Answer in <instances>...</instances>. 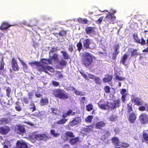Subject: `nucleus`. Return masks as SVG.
I'll return each mask as SVG.
<instances>
[{
    "mask_svg": "<svg viewBox=\"0 0 148 148\" xmlns=\"http://www.w3.org/2000/svg\"><path fill=\"white\" fill-rule=\"evenodd\" d=\"M98 107L101 109L104 110L113 109L116 107L119 108L121 105L119 99H115L113 102L107 101L106 103L104 100L101 99L97 103Z\"/></svg>",
    "mask_w": 148,
    "mask_h": 148,
    "instance_id": "obj_1",
    "label": "nucleus"
},
{
    "mask_svg": "<svg viewBox=\"0 0 148 148\" xmlns=\"http://www.w3.org/2000/svg\"><path fill=\"white\" fill-rule=\"evenodd\" d=\"M92 55L88 52L84 53L82 59L81 63L86 67L90 66L93 62Z\"/></svg>",
    "mask_w": 148,
    "mask_h": 148,
    "instance_id": "obj_2",
    "label": "nucleus"
},
{
    "mask_svg": "<svg viewBox=\"0 0 148 148\" xmlns=\"http://www.w3.org/2000/svg\"><path fill=\"white\" fill-rule=\"evenodd\" d=\"M53 95L56 97L61 99L64 100L69 98L68 94L64 90L61 89H56L54 90Z\"/></svg>",
    "mask_w": 148,
    "mask_h": 148,
    "instance_id": "obj_3",
    "label": "nucleus"
},
{
    "mask_svg": "<svg viewBox=\"0 0 148 148\" xmlns=\"http://www.w3.org/2000/svg\"><path fill=\"white\" fill-rule=\"evenodd\" d=\"M40 62L42 66L41 70L42 71L47 73L48 72L46 71V69L50 71L53 69L52 67L50 66L46 65L43 66L45 64L48 65L52 64V62L51 59L43 58L41 59Z\"/></svg>",
    "mask_w": 148,
    "mask_h": 148,
    "instance_id": "obj_4",
    "label": "nucleus"
},
{
    "mask_svg": "<svg viewBox=\"0 0 148 148\" xmlns=\"http://www.w3.org/2000/svg\"><path fill=\"white\" fill-rule=\"evenodd\" d=\"M10 64L12 69L14 71H18L20 69V67L16 59L12 58L11 60Z\"/></svg>",
    "mask_w": 148,
    "mask_h": 148,
    "instance_id": "obj_5",
    "label": "nucleus"
},
{
    "mask_svg": "<svg viewBox=\"0 0 148 148\" xmlns=\"http://www.w3.org/2000/svg\"><path fill=\"white\" fill-rule=\"evenodd\" d=\"M139 120L142 124H145L148 123V115L145 113L141 114L139 117Z\"/></svg>",
    "mask_w": 148,
    "mask_h": 148,
    "instance_id": "obj_6",
    "label": "nucleus"
},
{
    "mask_svg": "<svg viewBox=\"0 0 148 148\" xmlns=\"http://www.w3.org/2000/svg\"><path fill=\"white\" fill-rule=\"evenodd\" d=\"M131 101L132 103H134L135 105L140 106L142 105L143 101L141 98L136 97L134 95H132L131 96Z\"/></svg>",
    "mask_w": 148,
    "mask_h": 148,
    "instance_id": "obj_7",
    "label": "nucleus"
},
{
    "mask_svg": "<svg viewBox=\"0 0 148 148\" xmlns=\"http://www.w3.org/2000/svg\"><path fill=\"white\" fill-rule=\"evenodd\" d=\"M133 38L135 42L140 44L141 45H146L145 40L144 38L142 37L140 40L139 38L138 34H137L134 33L133 35Z\"/></svg>",
    "mask_w": 148,
    "mask_h": 148,
    "instance_id": "obj_8",
    "label": "nucleus"
},
{
    "mask_svg": "<svg viewBox=\"0 0 148 148\" xmlns=\"http://www.w3.org/2000/svg\"><path fill=\"white\" fill-rule=\"evenodd\" d=\"M17 148H28L27 144L23 140H18L16 142Z\"/></svg>",
    "mask_w": 148,
    "mask_h": 148,
    "instance_id": "obj_9",
    "label": "nucleus"
},
{
    "mask_svg": "<svg viewBox=\"0 0 148 148\" xmlns=\"http://www.w3.org/2000/svg\"><path fill=\"white\" fill-rule=\"evenodd\" d=\"M81 119L80 117H76L69 123L70 125L71 126H74L78 124L81 121Z\"/></svg>",
    "mask_w": 148,
    "mask_h": 148,
    "instance_id": "obj_10",
    "label": "nucleus"
},
{
    "mask_svg": "<svg viewBox=\"0 0 148 148\" xmlns=\"http://www.w3.org/2000/svg\"><path fill=\"white\" fill-rule=\"evenodd\" d=\"M10 129V128L6 125L0 127V134L5 135L8 132Z\"/></svg>",
    "mask_w": 148,
    "mask_h": 148,
    "instance_id": "obj_11",
    "label": "nucleus"
},
{
    "mask_svg": "<svg viewBox=\"0 0 148 148\" xmlns=\"http://www.w3.org/2000/svg\"><path fill=\"white\" fill-rule=\"evenodd\" d=\"M91 40L88 38L84 39L83 40V43L84 48L86 49H90V45L91 44Z\"/></svg>",
    "mask_w": 148,
    "mask_h": 148,
    "instance_id": "obj_12",
    "label": "nucleus"
},
{
    "mask_svg": "<svg viewBox=\"0 0 148 148\" xmlns=\"http://www.w3.org/2000/svg\"><path fill=\"white\" fill-rule=\"evenodd\" d=\"M137 115L134 112L130 114L128 117L129 121L131 123H134L136 119Z\"/></svg>",
    "mask_w": 148,
    "mask_h": 148,
    "instance_id": "obj_13",
    "label": "nucleus"
},
{
    "mask_svg": "<svg viewBox=\"0 0 148 148\" xmlns=\"http://www.w3.org/2000/svg\"><path fill=\"white\" fill-rule=\"evenodd\" d=\"M95 28L91 27H87L85 29V31L86 34L90 36L91 35L94 34L95 32L94 30Z\"/></svg>",
    "mask_w": 148,
    "mask_h": 148,
    "instance_id": "obj_14",
    "label": "nucleus"
},
{
    "mask_svg": "<svg viewBox=\"0 0 148 148\" xmlns=\"http://www.w3.org/2000/svg\"><path fill=\"white\" fill-rule=\"evenodd\" d=\"M106 123L103 121H100L95 124V128L97 129L102 130L106 126Z\"/></svg>",
    "mask_w": 148,
    "mask_h": 148,
    "instance_id": "obj_15",
    "label": "nucleus"
},
{
    "mask_svg": "<svg viewBox=\"0 0 148 148\" xmlns=\"http://www.w3.org/2000/svg\"><path fill=\"white\" fill-rule=\"evenodd\" d=\"M12 25L8 24L7 22H3L1 24L0 26V29L1 30H6L8 27L11 26Z\"/></svg>",
    "mask_w": 148,
    "mask_h": 148,
    "instance_id": "obj_16",
    "label": "nucleus"
},
{
    "mask_svg": "<svg viewBox=\"0 0 148 148\" xmlns=\"http://www.w3.org/2000/svg\"><path fill=\"white\" fill-rule=\"evenodd\" d=\"M105 76L106 77L103 79V81L104 83L110 82L112 80L113 77L112 75L109 74H106Z\"/></svg>",
    "mask_w": 148,
    "mask_h": 148,
    "instance_id": "obj_17",
    "label": "nucleus"
},
{
    "mask_svg": "<svg viewBox=\"0 0 148 148\" xmlns=\"http://www.w3.org/2000/svg\"><path fill=\"white\" fill-rule=\"evenodd\" d=\"M17 130L19 132L18 134H22L26 132V130L24 126L19 125L17 126Z\"/></svg>",
    "mask_w": 148,
    "mask_h": 148,
    "instance_id": "obj_18",
    "label": "nucleus"
},
{
    "mask_svg": "<svg viewBox=\"0 0 148 148\" xmlns=\"http://www.w3.org/2000/svg\"><path fill=\"white\" fill-rule=\"evenodd\" d=\"M92 128L89 127L88 126H87L86 127H84L82 128V134L87 135L88 133L92 132Z\"/></svg>",
    "mask_w": 148,
    "mask_h": 148,
    "instance_id": "obj_19",
    "label": "nucleus"
},
{
    "mask_svg": "<svg viewBox=\"0 0 148 148\" xmlns=\"http://www.w3.org/2000/svg\"><path fill=\"white\" fill-rule=\"evenodd\" d=\"M126 110L128 114H130L133 111L132 104L131 103L129 102L127 104Z\"/></svg>",
    "mask_w": 148,
    "mask_h": 148,
    "instance_id": "obj_20",
    "label": "nucleus"
},
{
    "mask_svg": "<svg viewBox=\"0 0 148 148\" xmlns=\"http://www.w3.org/2000/svg\"><path fill=\"white\" fill-rule=\"evenodd\" d=\"M111 140L112 143L115 147L119 146H120V145H119V141L118 138L113 137L112 138Z\"/></svg>",
    "mask_w": 148,
    "mask_h": 148,
    "instance_id": "obj_21",
    "label": "nucleus"
},
{
    "mask_svg": "<svg viewBox=\"0 0 148 148\" xmlns=\"http://www.w3.org/2000/svg\"><path fill=\"white\" fill-rule=\"evenodd\" d=\"M38 138H39L40 140L45 141L49 138L46 134H38Z\"/></svg>",
    "mask_w": 148,
    "mask_h": 148,
    "instance_id": "obj_22",
    "label": "nucleus"
},
{
    "mask_svg": "<svg viewBox=\"0 0 148 148\" xmlns=\"http://www.w3.org/2000/svg\"><path fill=\"white\" fill-rule=\"evenodd\" d=\"M128 55L127 53H125L121 58L120 61L121 63L125 65H126L125 63L128 58Z\"/></svg>",
    "mask_w": 148,
    "mask_h": 148,
    "instance_id": "obj_23",
    "label": "nucleus"
},
{
    "mask_svg": "<svg viewBox=\"0 0 148 148\" xmlns=\"http://www.w3.org/2000/svg\"><path fill=\"white\" fill-rule=\"evenodd\" d=\"M79 140L78 137L71 138L69 141V143L71 145H74L76 144Z\"/></svg>",
    "mask_w": 148,
    "mask_h": 148,
    "instance_id": "obj_24",
    "label": "nucleus"
},
{
    "mask_svg": "<svg viewBox=\"0 0 148 148\" xmlns=\"http://www.w3.org/2000/svg\"><path fill=\"white\" fill-rule=\"evenodd\" d=\"M67 119L62 118L54 123L58 125L63 124L66 123V122L67 121Z\"/></svg>",
    "mask_w": 148,
    "mask_h": 148,
    "instance_id": "obj_25",
    "label": "nucleus"
},
{
    "mask_svg": "<svg viewBox=\"0 0 148 148\" xmlns=\"http://www.w3.org/2000/svg\"><path fill=\"white\" fill-rule=\"evenodd\" d=\"M48 103V100L45 98L41 99L40 101V104L42 106L46 105Z\"/></svg>",
    "mask_w": 148,
    "mask_h": 148,
    "instance_id": "obj_26",
    "label": "nucleus"
},
{
    "mask_svg": "<svg viewBox=\"0 0 148 148\" xmlns=\"http://www.w3.org/2000/svg\"><path fill=\"white\" fill-rule=\"evenodd\" d=\"M65 134L66 136L67 137L70 138H73L75 137V136L74 134L71 131H67L65 132Z\"/></svg>",
    "mask_w": 148,
    "mask_h": 148,
    "instance_id": "obj_27",
    "label": "nucleus"
},
{
    "mask_svg": "<svg viewBox=\"0 0 148 148\" xmlns=\"http://www.w3.org/2000/svg\"><path fill=\"white\" fill-rule=\"evenodd\" d=\"M71 88L72 90H74V92L76 95L80 96H83L84 95V94L82 92L77 91V90L75 89L74 87H71Z\"/></svg>",
    "mask_w": 148,
    "mask_h": 148,
    "instance_id": "obj_28",
    "label": "nucleus"
},
{
    "mask_svg": "<svg viewBox=\"0 0 148 148\" xmlns=\"http://www.w3.org/2000/svg\"><path fill=\"white\" fill-rule=\"evenodd\" d=\"M18 59H19L20 63L23 66V68L24 71L25 72V71H27L28 69V66H27V64L19 58H18Z\"/></svg>",
    "mask_w": 148,
    "mask_h": 148,
    "instance_id": "obj_29",
    "label": "nucleus"
},
{
    "mask_svg": "<svg viewBox=\"0 0 148 148\" xmlns=\"http://www.w3.org/2000/svg\"><path fill=\"white\" fill-rule=\"evenodd\" d=\"M60 53L62 54V56L64 59L68 60L70 58V56L66 51H61Z\"/></svg>",
    "mask_w": 148,
    "mask_h": 148,
    "instance_id": "obj_30",
    "label": "nucleus"
},
{
    "mask_svg": "<svg viewBox=\"0 0 148 148\" xmlns=\"http://www.w3.org/2000/svg\"><path fill=\"white\" fill-rule=\"evenodd\" d=\"M93 116L92 115H89L85 119V121L86 123H90L93 119Z\"/></svg>",
    "mask_w": 148,
    "mask_h": 148,
    "instance_id": "obj_31",
    "label": "nucleus"
},
{
    "mask_svg": "<svg viewBox=\"0 0 148 148\" xmlns=\"http://www.w3.org/2000/svg\"><path fill=\"white\" fill-rule=\"evenodd\" d=\"M78 21L79 23L82 24H88V21L86 18L82 19L81 18H79Z\"/></svg>",
    "mask_w": 148,
    "mask_h": 148,
    "instance_id": "obj_32",
    "label": "nucleus"
},
{
    "mask_svg": "<svg viewBox=\"0 0 148 148\" xmlns=\"http://www.w3.org/2000/svg\"><path fill=\"white\" fill-rule=\"evenodd\" d=\"M131 56L136 57L139 54L137 51V49H135L131 51Z\"/></svg>",
    "mask_w": 148,
    "mask_h": 148,
    "instance_id": "obj_33",
    "label": "nucleus"
},
{
    "mask_svg": "<svg viewBox=\"0 0 148 148\" xmlns=\"http://www.w3.org/2000/svg\"><path fill=\"white\" fill-rule=\"evenodd\" d=\"M51 110L53 115L56 116L59 115V114L58 113V110L57 108H51Z\"/></svg>",
    "mask_w": 148,
    "mask_h": 148,
    "instance_id": "obj_34",
    "label": "nucleus"
},
{
    "mask_svg": "<svg viewBox=\"0 0 148 148\" xmlns=\"http://www.w3.org/2000/svg\"><path fill=\"white\" fill-rule=\"evenodd\" d=\"M6 89H5L6 92V95L8 98H10V95L11 91V89L9 87H5Z\"/></svg>",
    "mask_w": 148,
    "mask_h": 148,
    "instance_id": "obj_35",
    "label": "nucleus"
},
{
    "mask_svg": "<svg viewBox=\"0 0 148 148\" xmlns=\"http://www.w3.org/2000/svg\"><path fill=\"white\" fill-rule=\"evenodd\" d=\"M142 137L144 140L145 141H148V134L147 133L145 132L144 131H143Z\"/></svg>",
    "mask_w": 148,
    "mask_h": 148,
    "instance_id": "obj_36",
    "label": "nucleus"
},
{
    "mask_svg": "<svg viewBox=\"0 0 148 148\" xmlns=\"http://www.w3.org/2000/svg\"><path fill=\"white\" fill-rule=\"evenodd\" d=\"M59 65L62 66H65L67 64V62L63 59H61L58 62Z\"/></svg>",
    "mask_w": 148,
    "mask_h": 148,
    "instance_id": "obj_37",
    "label": "nucleus"
},
{
    "mask_svg": "<svg viewBox=\"0 0 148 148\" xmlns=\"http://www.w3.org/2000/svg\"><path fill=\"white\" fill-rule=\"evenodd\" d=\"M76 46L77 48V50L79 52H80L82 49V42L80 41L77 42V44Z\"/></svg>",
    "mask_w": 148,
    "mask_h": 148,
    "instance_id": "obj_38",
    "label": "nucleus"
},
{
    "mask_svg": "<svg viewBox=\"0 0 148 148\" xmlns=\"http://www.w3.org/2000/svg\"><path fill=\"white\" fill-rule=\"evenodd\" d=\"M129 146V144L128 143L123 142L122 143V145H120L119 147H115L114 148H119L121 147H127Z\"/></svg>",
    "mask_w": 148,
    "mask_h": 148,
    "instance_id": "obj_39",
    "label": "nucleus"
},
{
    "mask_svg": "<svg viewBox=\"0 0 148 148\" xmlns=\"http://www.w3.org/2000/svg\"><path fill=\"white\" fill-rule=\"evenodd\" d=\"M93 106L92 105L91 103L88 104L86 106V109L88 111L90 112L92 110Z\"/></svg>",
    "mask_w": 148,
    "mask_h": 148,
    "instance_id": "obj_40",
    "label": "nucleus"
},
{
    "mask_svg": "<svg viewBox=\"0 0 148 148\" xmlns=\"http://www.w3.org/2000/svg\"><path fill=\"white\" fill-rule=\"evenodd\" d=\"M94 80L97 84H101V82L99 77L96 76Z\"/></svg>",
    "mask_w": 148,
    "mask_h": 148,
    "instance_id": "obj_41",
    "label": "nucleus"
},
{
    "mask_svg": "<svg viewBox=\"0 0 148 148\" xmlns=\"http://www.w3.org/2000/svg\"><path fill=\"white\" fill-rule=\"evenodd\" d=\"M115 79L119 80V81H122L125 79V77H122L120 76L118 74H116L114 77Z\"/></svg>",
    "mask_w": 148,
    "mask_h": 148,
    "instance_id": "obj_42",
    "label": "nucleus"
},
{
    "mask_svg": "<svg viewBox=\"0 0 148 148\" xmlns=\"http://www.w3.org/2000/svg\"><path fill=\"white\" fill-rule=\"evenodd\" d=\"M55 130H50V133L54 137H56L59 136L60 135V134L59 133H55Z\"/></svg>",
    "mask_w": 148,
    "mask_h": 148,
    "instance_id": "obj_43",
    "label": "nucleus"
},
{
    "mask_svg": "<svg viewBox=\"0 0 148 148\" xmlns=\"http://www.w3.org/2000/svg\"><path fill=\"white\" fill-rule=\"evenodd\" d=\"M110 87L108 86H105L104 87V90L106 93H109L110 92Z\"/></svg>",
    "mask_w": 148,
    "mask_h": 148,
    "instance_id": "obj_44",
    "label": "nucleus"
},
{
    "mask_svg": "<svg viewBox=\"0 0 148 148\" xmlns=\"http://www.w3.org/2000/svg\"><path fill=\"white\" fill-rule=\"evenodd\" d=\"M5 65L4 62L3 60L1 61L0 64V71H3L4 69V65Z\"/></svg>",
    "mask_w": 148,
    "mask_h": 148,
    "instance_id": "obj_45",
    "label": "nucleus"
},
{
    "mask_svg": "<svg viewBox=\"0 0 148 148\" xmlns=\"http://www.w3.org/2000/svg\"><path fill=\"white\" fill-rule=\"evenodd\" d=\"M66 113L69 116L70 115H74L75 114V112H73V110L70 109L67 111Z\"/></svg>",
    "mask_w": 148,
    "mask_h": 148,
    "instance_id": "obj_46",
    "label": "nucleus"
},
{
    "mask_svg": "<svg viewBox=\"0 0 148 148\" xmlns=\"http://www.w3.org/2000/svg\"><path fill=\"white\" fill-rule=\"evenodd\" d=\"M104 136H108L110 135V132L108 130H104Z\"/></svg>",
    "mask_w": 148,
    "mask_h": 148,
    "instance_id": "obj_47",
    "label": "nucleus"
},
{
    "mask_svg": "<svg viewBox=\"0 0 148 148\" xmlns=\"http://www.w3.org/2000/svg\"><path fill=\"white\" fill-rule=\"evenodd\" d=\"M66 34V32L64 30H62L58 33V35L60 36H63Z\"/></svg>",
    "mask_w": 148,
    "mask_h": 148,
    "instance_id": "obj_48",
    "label": "nucleus"
},
{
    "mask_svg": "<svg viewBox=\"0 0 148 148\" xmlns=\"http://www.w3.org/2000/svg\"><path fill=\"white\" fill-rule=\"evenodd\" d=\"M119 53V52H114V53H113L112 59L113 60H115L117 57V56Z\"/></svg>",
    "mask_w": 148,
    "mask_h": 148,
    "instance_id": "obj_49",
    "label": "nucleus"
},
{
    "mask_svg": "<svg viewBox=\"0 0 148 148\" xmlns=\"http://www.w3.org/2000/svg\"><path fill=\"white\" fill-rule=\"evenodd\" d=\"M8 121L7 119L5 118L2 119L1 120H0V124H4L7 123Z\"/></svg>",
    "mask_w": 148,
    "mask_h": 148,
    "instance_id": "obj_50",
    "label": "nucleus"
},
{
    "mask_svg": "<svg viewBox=\"0 0 148 148\" xmlns=\"http://www.w3.org/2000/svg\"><path fill=\"white\" fill-rule=\"evenodd\" d=\"M51 60L52 59H53L55 60H57L58 59V56L57 54H54L53 56H51L50 58Z\"/></svg>",
    "mask_w": 148,
    "mask_h": 148,
    "instance_id": "obj_51",
    "label": "nucleus"
},
{
    "mask_svg": "<svg viewBox=\"0 0 148 148\" xmlns=\"http://www.w3.org/2000/svg\"><path fill=\"white\" fill-rule=\"evenodd\" d=\"M104 17L102 16L100 17L97 20H96V22L98 24H100L103 19Z\"/></svg>",
    "mask_w": 148,
    "mask_h": 148,
    "instance_id": "obj_52",
    "label": "nucleus"
},
{
    "mask_svg": "<svg viewBox=\"0 0 148 148\" xmlns=\"http://www.w3.org/2000/svg\"><path fill=\"white\" fill-rule=\"evenodd\" d=\"M119 44H118L116 45H115L114 47V52H119V51H118L119 49Z\"/></svg>",
    "mask_w": 148,
    "mask_h": 148,
    "instance_id": "obj_53",
    "label": "nucleus"
},
{
    "mask_svg": "<svg viewBox=\"0 0 148 148\" xmlns=\"http://www.w3.org/2000/svg\"><path fill=\"white\" fill-rule=\"evenodd\" d=\"M106 18L107 19V21H110L111 20V13L110 12L109 13V14L107 15L106 17Z\"/></svg>",
    "mask_w": 148,
    "mask_h": 148,
    "instance_id": "obj_54",
    "label": "nucleus"
},
{
    "mask_svg": "<svg viewBox=\"0 0 148 148\" xmlns=\"http://www.w3.org/2000/svg\"><path fill=\"white\" fill-rule=\"evenodd\" d=\"M52 84L55 87H57L59 85V83L53 80L51 82Z\"/></svg>",
    "mask_w": 148,
    "mask_h": 148,
    "instance_id": "obj_55",
    "label": "nucleus"
},
{
    "mask_svg": "<svg viewBox=\"0 0 148 148\" xmlns=\"http://www.w3.org/2000/svg\"><path fill=\"white\" fill-rule=\"evenodd\" d=\"M122 95L121 99L123 102H124L126 100V98L127 96V94H124Z\"/></svg>",
    "mask_w": 148,
    "mask_h": 148,
    "instance_id": "obj_56",
    "label": "nucleus"
},
{
    "mask_svg": "<svg viewBox=\"0 0 148 148\" xmlns=\"http://www.w3.org/2000/svg\"><path fill=\"white\" fill-rule=\"evenodd\" d=\"M117 117H115L113 115H111L109 117V120L111 121H115Z\"/></svg>",
    "mask_w": 148,
    "mask_h": 148,
    "instance_id": "obj_57",
    "label": "nucleus"
},
{
    "mask_svg": "<svg viewBox=\"0 0 148 148\" xmlns=\"http://www.w3.org/2000/svg\"><path fill=\"white\" fill-rule=\"evenodd\" d=\"M68 50L71 52H72L73 51V45L72 44H69Z\"/></svg>",
    "mask_w": 148,
    "mask_h": 148,
    "instance_id": "obj_58",
    "label": "nucleus"
},
{
    "mask_svg": "<svg viewBox=\"0 0 148 148\" xmlns=\"http://www.w3.org/2000/svg\"><path fill=\"white\" fill-rule=\"evenodd\" d=\"M16 104L18 105L17 106H16L15 107V108L16 110L18 111H20L21 110V106H20L18 104L17 102L16 103Z\"/></svg>",
    "mask_w": 148,
    "mask_h": 148,
    "instance_id": "obj_59",
    "label": "nucleus"
},
{
    "mask_svg": "<svg viewBox=\"0 0 148 148\" xmlns=\"http://www.w3.org/2000/svg\"><path fill=\"white\" fill-rule=\"evenodd\" d=\"M57 74L58 75V79L63 78V75L60 72L58 71L57 73Z\"/></svg>",
    "mask_w": 148,
    "mask_h": 148,
    "instance_id": "obj_60",
    "label": "nucleus"
},
{
    "mask_svg": "<svg viewBox=\"0 0 148 148\" xmlns=\"http://www.w3.org/2000/svg\"><path fill=\"white\" fill-rule=\"evenodd\" d=\"M31 138L33 139H37L36 138H37V134H36V133H33L31 135Z\"/></svg>",
    "mask_w": 148,
    "mask_h": 148,
    "instance_id": "obj_61",
    "label": "nucleus"
},
{
    "mask_svg": "<svg viewBox=\"0 0 148 148\" xmlns=\"http://www.w3.org/2000/svg\"><path fill=\"white\" fill-rule=\"evenodd\" d=\"M80 73L86 79H88L87 76L82 71H80Z\"/></svg>",
    "mask_w": 148,
    "mask_h": 148,
    "instance_id": "obj_62",
    "label": "nucleus"
},
{
    "mask_svg": "<svg viewBox=\"0 0 148 148\" xmlns=\"http://www.w3.org/2000/svg\"><path fill=\"white\" fill-rule=\"evenodd\" d=\"M139 111H143L146 110L145 107L143 106H141L138 107V108Z\"/></svg>",
    "mask_w": 148,
    "mask_h": 148,
    "instance_id": "obj_63",
    "label": "nucleus"
},
{
    "mask_svg": "<svg viewBox=\"0 0 148 148\" xmlns=\"http://www.w3.org/2000/svg\"><path fill=\"white\" fill-rule=\"evenodd\" d=\"M88 78L90 79L94 80L96 77V76L92 74H89L88 75Z\"/></svg>",
    "mask_w": 148,
    "mask_h": 148,
    "instance_id": "obj_64",
    "label": "nucleus"
}]
</instances>
